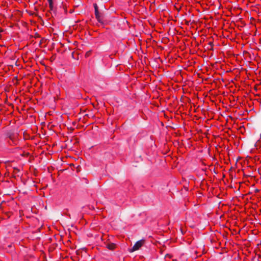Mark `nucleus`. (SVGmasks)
Returning a JSON list of instances; mask_svg holds the SVG:
<instances>
[{
    "instance_id": "obj_5",
    "label": "nucleus",
    "mask_w": 261,
    "mask_h": 261,
    "mask_svg": "<svg viewBox=\"0 0 261 261\" xmlns=\"http://www.w3.org/2000/svg\"><path fill=\"white\" fill-rule=\"evenodd\" d=\"M3 30L0 28V33L2 32Z\"/></svg>"
},
{
    "instance_id": "obj_3",
    "label": "nucleus",
    "mask_w": 261,
    "mask_h": 261,
    "mask_svg": "<svg viewBox=\"0 0 261 261\" xmlns=\"http://www.w3.org/2000/svg\"><path fill=\"white\" fill-rule=\"evenodd\" d=\"M48 4H49V8L52 10L53 8V0H47Z\"/></svg>"
},
{
    "instance_id": "obj_4",
    "label": "nucleus",
    "mask_w": 261,
    "mask_h": 261,
    "mask_svg": "<svg viewBox=\"0 0 261 261\" xmlns=\"http://www.w3.org/2000/svg\"><path fill=\"white\" fill-rule=\"evenodd\" d=\"M94 10H95V12L97 13V12L98 11V6L96 4H94Z\"/></svg>"
},
{
    "instance_id": "obj_2",
    "label": "nucleus",
    "mask_w": 261,
    "mask_h": 261,
    "mask_svg": "<svg viewBox=\"0 0 261 261\" xmlns=\"http://www.w3.org/2000/svg\"><path fill=\"white\" fill-rule=\"evenodd\" d=\"M95 15L96 18L97 19L98 21L99 22H102V19L101 16L100 15L99 12L98 11L97 13L95 12Z\"/></svg>"
},
{
    "instance_id": "obj_1",
    "label": "nucleus",
    "mask_w": 261,
    "mask_h": 261,
    "mask_svg": "<svg viewBox=\"0 0 261 261\" xmlns=\"http://www.w3.org/2000/svg\"><path fill=\"white\" fill-rule=\"evenodd\" d=\"M144 243V241L142 240L137 241L133 247L130 251L133 252L139 250L143 246Z\"/></svg>"
}]
</instances>
